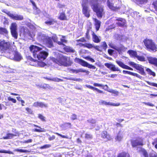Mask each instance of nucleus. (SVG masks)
<instances>
[{
	"instance_id": "f257e3e1",
	"label": "nucleus",
	"mask_w": 157,
	"mask_h": 157,
	"mask_svg": "<svg viewBox=\"0 0 157 157\" xmlns=\"http://www.w3.org/2000/svg\"><path fill=\"white\" fill-rule=\"evenodd\" d=\"M42 46L41 47L35 45H32L29 49L31 52L33 53L34 58H37L38 60L41 61L45 59L48 55V53L45 51H40L42 49Z\"/></svg>"
},
{
	"instance_id": "f03ea898",
	"label": "nucleus",
	"mask_w": 157,
	"mask_h": 157,
	"mask_svg": "<svg viewBox=\"0 0 157 157\" xmlns=\"http://www.w3.org/2000/svg\"><path fill=\"white\" fill-rule=\"evenodd\" d=\"M52 60L59 65L67 67L71 65L72 63L70 61V58L66 56H61L58 59L52 58Z\"/></svg>"
},
{
	"instance_id": "7ed1b4c3",
	"label": "nucleus",
	"mask_w": 157,
	"mask_h": 157,
	"mask_svg": "<svg viewBox=\"0 0 157 157\" xmlns=\"http://www.w3.org/2000/svg\"><path fill=\"white\" fill-rule=\"evenodd\" d=\"M94 2V4L92 5L91 8L96 13L97 16L99 18H101L104 14L103 7L98 4L97 0H90V2L92 3V1Z\"/></svg>"
},
{
	"instance_id": "20e7f679",
	"label": "nucleus",
	"mask_w": 157,
	"mask_h": 157,
	"mask_svg": "<svg viewBox=\"0 0 157 157\" xmlns=\"http://www.w3.org/2000/svg\"><path fill=\"white\" fill-rule=\"evenodd\" d=\"M9 52H8L6 56L12 59L19 61L22 59V57L20 53L13 50V48H11Z\"/></svg>"
},
{
	"instance_id": "39448f33",
	"label": "nucleus",
	"mask_w": 157,
	"mask_h": 157,
	"mask_svg": "<svg viewBox=\"0 0 157 157\" xmlns=\"http://www.w3.org/2000/svg\"><path fill=\"white\" fill-rule=\"evenodd\" d=\"M11 48H12L10 47V42H6L3 40H0V51L5 52L7 55Z\"/></svg>"
},
{
	"instance_id": "423d86ee",
	"label": "nucleus",
	"mask_w": 157,
	"mask_h": 157,
	"mask_svg": "<svg viewBox=\"0 0 157 157\" xmlns=\"http://www.w3.org/2000/svg\"><path fill=\"white\" fill-rule=\"evenodd\" d=\"M90 0H83L82 3V6L83 7V13L85 16L87 17H89L90 16L89 12L90 10L88 7L87 6V4L89 3L91 6L92 5L94 4V2L92 1V3L90 2Z\"/></svg>"
},
{
	"instance_id": "0eeeda50",
	"label": "nucleus",
	"mask_w": 157,
	"mask_h": 157,
	"mask_svg": "<svg viewBox=\"0 0 157 157\" xmlns=\"http://www.w3.org/2000/svg\"><path fill=\"white\" fill-rule=\"evenodd\" d=\"M121 2L119 0H108L107 5L110 9L115 10L120 8Z\"/></svg>"
},
{
	"instance_id": "6e6552de",
	"label": "nucleus",
	"mask_w": 157,
	"mask_h": 157,
	"mask_svg": "<svg viewBox=\"0 0 157 157\" xmlns=\"http://www.w3.org/2000/svg\"><path fill=\"white\" fill-rule=\"evenodd\" d=\"M144 45L147 49L155 51H157V46L152 42V40L146 39L144 41Z\"/></svg>"
},
{
	"instance_id": "1a4fd4ad",
	"label": "nucleus",
	"mask_w": 157,
	"mask_h": 157,
	"mask_svg": "<svg viewBox=\"0 0 157 157\" xmlns=\"http://www.w3.org/2000/svg\"><path fill=\"white\" fill-rule=\"evenodd\" d=\"M75 62L80 64L83 66L87 67L90 69H94L96 68V67L95 66L90 64L83 60L77 58H76L75 59Z\"/></svg>"
},
{
	"instance_id": "9d476101",
	"label": "nucleus",
	"mask_w": 157,
	"mask_h": 157,
	"mask_svg": "<svg viewBox=\"0 0 157 157\" xmlns=\"http://www.w3.org/2000/svg\"><path fill=\"white\" fill-rule=\"evenodd\" d=\"M10 29L12 36L15 39H17L18 37V33L17 32V25L15 23L11 24Z\"/></svg>"
},
{
	"instance_id": "9b49d317",
	"label": "nucleus",
	"mask_w": 157,
	"mask_h": 157,
	"mask_svg": "<svg viewBox=\"0 0 157 157\" xmlns=\"http://www.w3.org/2000/svg\"><path fill=\"white\" fill-rule=\"evenodd\" d=\"M8 15L12 19L14 20L21 21L23 19V16L21 15L13 14L10 13H9Z\"/></svg>"
},
{
	"instance_id": "f8f14e48",
	"label": "nucleus",
	"mask_w": 157,
	"mask_h": 157,
	"mask_svg": "<svg viewBox=\"0 0 157 157\" xmlns=\"http://www.w3.org/2000/svg\"><path fill=\"white\" fill-rule=\"evenodd\" d=\"M105 65L108 68L110 69V70L113 71H119L120 72L121 71L120 70L118 67H116L112 63H105Z\"/></svg>"
},
{
	"instance_id": "ddd939ff",
	"label": "nucleus",
	"mask_w": 157,
	"mask_h": 157,
	"mask_svg": "<svg viewBox=\"0 0 157 157\" xmlns=\"http://www.w3.org/2000/svg\"><path fill=\"white\" fill-rule=\"evenodd\" d=\"M99 104L101 105H110L113 106H118L120 105V103H114L111 102H107L106 101L103 100H101L99 102Z\"/></svg>"
},
{
	"instance_id": "4468645a",
	"label": "nucleus",
	"mask_w": 157,
	"mask_h": 157,
	"mask_svg": "<svg viewBox=\"0 0 157 157\" xmlns=\"http://www.w3.org/2000/svg\"><path fill=\"white\" fill-rule=\"evenodd\" d=\"M143 140L141 138L138 139L136 140L132 141V146L135 147L138 145H143Z\"/></svg>"
},
{
	"instance_id": "2eb2a0df",
	"label": "nucleus",
	"mask_w": 157,
	"mask_h": 157,
	"mask_svg": "<svg viewBox=\"0 0 157 157\" xmlns=\"http://www.w3.org/2000/svg\"><path fill=\"white\" fill-rule=\"evenodd\" d=\"M147 59L149 62V63L154 65L157 67V58L155 57H151L149 56H147Z\"/></svg>"
},
{
	"instance_id": "dca6fc26",
	"label": "nucleus",
	"mask_w": 157,
	"mask_h": 157,
	"mask_svg": "<svg viewBox=\"0 0 157 157\" xmlns=\"http://www.w3.org/2000/svg\"><path fill=\"white\" fill-rule=\"evenodd\" d=\"M92 35L93 41L95 43H99L101 41V37L100 36H98L95 33L92 31Z\"/></svg>"
},
{
	"instance_id": "f3484780",
	"label": "nucleus",
	"mask_w": 157,
	"mask_h": 157,
	"mask_svg": "<svg viewBox=\"0 0 157 157\" xmlns=\"http://www.w3.org/2000/svg\"><path fill=\"white\" fill-rule=\"evenodd\" d=\"M101 137L106 141L110 140L111 139L110 135L108 134L107 132L106 131H104L102 132Z\"/></svg>"
},
{
	"instance_id": "a211bd4d",
	"label": "nucleus",
	"mask_w": 157,
	"mask_h": 157,
	"mask_svg": "<svg viewBox=\"0 0 157 157\" xmlns=\"http://www.w3.org/2000/svg\"><path fill=\"white\" fill-rule=\"evenodd\" d=\"M136 69L139 71V73L143 75H146L144 71V68L142 66L140 65H136Z\"/></svg>"
},
{
	"instance_id": "6ab92c4d",
	"label": "nucleus",
	"mask_w": 157,
	"mask_h": 157,
	"mask_svg": "<svg viewBox=\"0 0 157 157\" xmlns=\"http://www.w3.org/2000/svg\"><path fill=\"white\" fill-rule=\"evenodd\" d=\"M47 46L49 48H52L53 47V43L50 37L46 39L45 42Z\"/></svg>"
},
{
	"instance_id": "aec40b11",
	"label": "nucleus",
	"mask_w": 157,
	"mask_h": 157,
	"mask_svg": "<svg viewBox=\"0 0 157 157\" xmlns=\"http://www.w3.org/2000/svg\"><path fill=\"white\" fill-rule=\"evenodd\" d=\"M123 138V133L121 131H119L115 137V139L117 141H120L122 140Z\"/></svg>"
},
{
	"instance_id": "412c9836",
	"label": "nucleus",
	"mask_w": 157,
	"mask_h": 157,
	"mask_svg": "<svg viewBox=\"0 0 157 157\" xmlns=\"http://www.w3.org/2000/svg\"><path fill=\"white\" fill-rule=\"evenodd\" d=\"M105 86H106V88L105 89V90L109 92L114 94V96H117L118 95L119 92L118 91L113 89L108 90V86L106 85H105Z\"/></svg>"
},
{
	"instance_id": "4be33fe9",
	"label": "nucleus",
	"mask_w": 157,
	"mask_h": 157,
	"mask_svg": "<svg viewBox=\"0 0 157 157\" xmlns=\"http://www.w3.org/2000/svg\"><path fill=\"white\" fill-rule=\"evenodd\" d=\"M63 49L66 52H67L74 53L75 52V50L71 47L69 46H67L66 45L64 46Z\"/></svg>"
},
{
	"instance_id": "5701e85b",
	"label": "nucleus",
	"mask_w": 157,
	"mask_h": 157,
	"mask_svg": "<svg viewBox=\"0 0 157 157\" xmlns=\"http://www.w3.org/2000/svg\"><path fill=\"white\" fill-rule=\"evenodd\" d=\"M116 20L121 22H118L117 23L118 25L122 26L125 25L126 21L124 19L121 18H119L118 19H116Z\"/></svg>"
},
{
	"instance_id": "b1692460",
	"label": "nucleus",
	"mask_w": 157,
	"mask_h": 157,
	"mask_svg": "<svg viewBox=\"0 0 157 157\" xmlns=\"http://www.w3.org/2000/svg\"><path fill=\"white\" fill-rule=\"evenodd\" d=\"M107 45L105 41L101 42L100 47H101L102 52L103 50L105 51L106 50L107 47Z\"/></svg>"
},
{
	"instance_id": "393cba45",
	"label": "nucleus",
	"mask_w": 157,
	"mask_h": 157,
	"mask_svg": "<svg viewBox=\"0 0 157 157\" xmlns=\"http://www.w3.org/2000/svg\"><path fill=\"white\" fill-rule=\"evenodd\" d=\"M95 21L96 29V31H98L100 27L101 22L100 21L96 19H95Z\"/></svg>"
},
{
	"instance_id": "a878e982",
	"label": "nucleus",
	"mask_w": 157,
	"mask_h": 157,
	"mask_svg": "<svg viewBox=\"0 0 157 157\" xmlns=\"http://www.w3.org/2000/svg\"><path fill=\"white\" fill-rule=\"evenodd\" d=\"M86 86L88 88H89L91 90H96L97 92H99V93H103V91H101L99 90L98 89L95 88L93 86H90V85H86Z\"/></svg>"
},
{
	"instance_id": "bb28decb",
	"label": "nucleus",
	"mask_w": 157,
	"mask_h": 157,
	"mask_svg": "<svg viewBox=\"0 0 157 157\" xmlns=\"http://www.w3.org/2000/svg\"><path fill=\"white\" fill-rule=\"evenodd\" d=\"M108 45L111 48H113L117 51L119 50V49L116 46L112 43V42H109Z\"/></svg>"
},
{
	"instance_id": "cd10ccee",
	"label": "nucleus",
	"mask_w": 157,
	"mask_h": 157,
	"mask_svg": "<svg viewBox=\"0 0 157 157\" xmlns=\"http://www.w3.org/2000/svg\"><path fill=\"white\" fill-rule=\"evenodd\" d=\"M116 63L121 67L124 68L126 69L127 65L124 64L123 62L120 61H116Z\"/></svg>"
},
{
	"instance_id": "c85d7f7f",
	"label": "nucleus",
	"mask_w": 157,
	"mask_h": 157,
	"mask_svg": "<svg viewBox=\"0 0 157 157\" xmlns=\"http://www.w3.org/2000/svg\"><path fill=\"white\" fill-rule=\"evenodd\" d=\"M16 136V135L9 133L7 134L6 136L5 137H4L3 138L5 139H9L12 138L14 136Z\"/></svg>"
},
{
	"instance_id": "c756f323",
	"label": "nucleus",
	"mask_w": 157,
	"mask_h": 157,
	"mask_svg": "<svg viewBox=\"0 0 157 157\" xmlns=\"http://www.w3.org/2000/svg\"><path fill=\"white\" fill-rule=\"evenodd\" d=\"M63 78L66 79L71 80L75 81H76L80 82V81H82V79L80 78H72L67 77H63Z\"/></svg>"
},
{
	"instance_id": "7c9ffc66",
	"label": "nucleus",
	"mask_w": 157,
	"mask_h": 157,
	"mask_svg": "<svg viewBox=\"0 0 157 157\" xmlns=\"http://www.w3.org/2000/svg\"><path fill=\"white\" fill-rule=\"evenodd\" d=\"M117 157H129V155L127 153L123 152L119 154Z\"/></svg>"
},
{
	"instance_id": "2f4dec72",
	"label": "nucleus",
	"mask_w": 157,
	"mask_h": 157,
	"mask_svg": "<svg viewBox=\"0 0 157 157\" xmlns=\"http://www.w3.org/2000/svg\"><path fill=\"white\" fill-rule=\"evenodd\" d=\"M140 152L143 155L144 157H148L147 152L144 148H141Z\"/></svg>"
},
{
	"instance_id": "473e14b6",
	"label": "nucleus",
	"mask_w": 157,
	"mask_h": 157,
	"mask_svg": "<svg viewBox=\"0 0 157 157\" xmlns=\"http://www.w3.org/2000/svg\"><path fill=\"white\" fill-rule=\"evenodd\" d=\"M56 22V21L54 19L52 18L49 19L48 21H46L45 22V23L49 25H52L54 24V23Z\"/></svg>"
},
{
	"instance_id": "72a5a7b5",
	"label": "nucleus",
	"mask_w": 157,
	"mask_h": 157,
	"mask_svg": "<svg viewBox=\"0 0 157 157\" xmlns=\"http://www.w3.org/2000/svg\"><path fill=\"white\" fill-rule=\"evenodd\" d=\"M146 71L147 72L148 74H149L150 75H152L153 76H155V73L152 71L151 69H150L145 67Z\"/></svg>"
},
{
	"instance_id": "f704fd0d",
	"label": "nucleus",
	"mask_w": 157,
	"mask_h": 157,
	"mask_svg": "<svg viewBox=\"0 0 157 157\" xmlns=\"http://www.w3.org/2000/svg\"><path fill=\"white\" fill-rule=\"evenodd\" d=\"M128 53H129L130 55L133 57H136L137 56V55L136 52L132 50H129L128 51Z\"/></svg>"
},
{
	"instance_id": "c9c22d12",
	"label": "nucleus",
	"mask_w": 157,
	"mask_h": 157,
	"mask_svg": "<svg viewBox=\"0 0 157 157\" xmlns=\"http://www.w3.org/2000/svg\"><path fill=\"white\" fill-rule=\"evenodd\" d=\"M59 18L61 20H66L67 19V17L65 16V13H61L59 17Z\"/></svg>"
},
{
	"instance_id": "e433bc0d",
	"label": "nucleus",
	"mask_w": 157,
	"mask_h": 157,
	"mask_svg": "<svg viewBox=\"0 0 157 157\" xmlns=\"http://www.w3.org/2000/svg\"><path fill=\"white\" fill-rule=\"evenodd\" d=\"M8 31L6 29L0 28V33L2 34H7Z\"/></svg>"
},
{
	"instance_id": "4c0bfd02",
	"label": "nucleus",
	"mask_w": 157,
	"mask_h": 157,
	"mask_svg": "<svg viewBox=\"0 0 157 157\" xmlns=\"http://www.w3.org/2000/svg\"><path fill=\"white\" fill-rule=\"evenodd\" d=\"M39 107L42 108L43 107L46 108L48 107V105L47 104H45L43 102H39Z\"/></svg>"
},
{
	"instance_id": "58836bf2",
	"label": "nucleus",
	"mask_w": 157,
	"mask_h": 157,
	"mask_svg": "<svg viewBox=\"0 0 157 157\" xmlns=\"http://www.w3.org/2000/svg\"><path fill=\"white\" fill-rule=\"evenodd\" d=\"M80 72L86 73L87 75H88L90 73L89 71L86 70H84L82 68L78 69V73Z\"/></svg>"
},
{
	"instance_id": "ea45409f",
	"label": "nucleus",
	"mask_w": 157,
	"mask_h": 157,
	"mask_svg": "<svg viewBox=\"0 0 157 157\" xmlns=\"http://www.w3.org/2000/svg\"><path fill=\"white\" fill-rule=\"evenodd\" d=\"M60 40L61 41H58L57 42V44L60 45H63L64 46H65V45L63 44V43H66L67 42V40L64 39L62 38L60 39Z\"/></svg>"
},
{
	"instance_id": "a19ab883",
	"label": "nucleus",
	"mask_w": 157,
	"mask_h": 157,
	"mask_svg": "<svg viewBox=\"0 0 157 157\" xmlns=\"http://www.w3.org/2000/svg\"><path fill=\"white\" fill-rule=\"evenodd\" d=\"M15 151L17 152H21L28 153L30 152V151L28 150H24L21 149H15Z\"/></svg>"
},
{
	"instance_id": "79ce46f5",
	"label": "nucleus",
	"mask_w": 157,
	"mask_h": 157,
	"mask_svg": "<svg viewBox=\"0 0 157 157\" xmlns=\"http://www.w3.org/2000/svg\"><path fill=\"white\" fill-rule=\"evenodd\" d=\"M138 4H142L147 2L148 0H136Z\"/></svg>"
},
{
	"instance_id": "37998d69",
	"label": "nucleus",
	"mask_w": 157,
	"mask_h": 157,
	"mask_svg": "<svg viewBox=\"0 0 157 157\" xmlns=\"http://www.w3.org/2000/svg\"><path fill=\"white\" fill-rule=\"evenodd\" d=\"M41 38V40H43V42H45V40L46 39L48 38V37L45 36V35L43 34L40 35V36Z\"/></svg>"
},
{
	"instance_id": "c03bdc74",
	"label": "nucleus",
	"mask_w": 157,
	"mask_h": 157,
	"mask_svg": "<svg viewBox=\"0 0 157 157\" xmlns=\"http://www.w3.org/2000/svg\"><path fill=\"white\" fill-rule=\"evenodd\" d=\"M152 5L154 6V7L155 10V13L157 15V1L153 2Z\"/></svg>"
},
{
	"instance_id": "a18cd8bd",
	"label": "nucleus",
	"mask_w": 157,
	"mask_h": 157,
	"mask_svg": "<svg viewBox=\"0 0 157 157\" xmlns=\"http://www.w3.org/2000/svg\"><path fill=\"white\" fill-rule=\"evenodd\" d=\"M85 138L87 139H91L93 138L92 135L90 134L86 133L85 134Z\"/></svg>"
},
{
	"instance_id": "49530a36",
	"label": "nucleus",
	"mask_w": 157,
	"mask_h": 157,
	"mask_svg": "<svg viewBox=\"0 0 157 157\" xmlns=\"http://www.w3.org/2000/svg\"><path fill=\"white\" fill-rule=\"evenodd\" d=\"M140 61H145V58L143 56H137L136 57Z\"/></svg>"
},
{
	"instance_id": "de8ad7c7",
	"label": "nucleus",
	"mask_w": 157,
	"mask_h": 157,
	"mask_svg": "<svg viewBox=\"0 0 157 157\" xmlns=\"http://www.w3.org/2000/svg\"><path fill=\"white\" fill-rule=\"evenodd\" d=\"M38 117L40 118L42 121H45V117L41 114H38Z\"/></svg>"
},
{
	"instance_id": "09e8293b",
	"label": "nucleus",
	"mask_w": 157,
	"mask_h": 157,
	"mask_svg": "<svg viewBox=\"0 0 157 157\" xmlns=\"http://www.w3.org/2000/svg\"><path fill=\"white\" fill-rule=\"evenodd\" d=\"M43 88L45 89H51L52 87L48 84H45L43 86Z\"/></svg>"
},
{
	"instance_id": "8fccbe9b",
	"label": "nucleus",
	"mask_w": 157,
	"mask_h": 157,
	"mask_svg": "<svg viewBox=\"0 0 157 157\" xmlns=\"http://www.w3.org/2000/svg\"><path fill=\"white\" fill-rule=\"evenodd\" d=\"M45 65V63L43 62H38V65L39 67H44Z\"/></svg>"
},
{
	"instance_id": "3c124183",
	"label": "nucleus",
	"mask_w": 157,
	"mask_h": 157,
	"mask_svg": "<svg viewBox=\"0 0 157 157\" xmlns=\"http://www.w3.org/2000/svg\"><path fill=\"white\" fill-rule=\"evenodd\" d=\"M50 80L53 81L55 82H59V81H63V80L62 79H60L58 78H53L52 79H50Z\"/></svg>"
},
{
	"instance_id": "603ef678",
	"label": "nucleus",
	"mask_w": 157,
	"mask_h": 157,
	"mask_svg": "<svg viewBox=\"0 0 157 157\" xmlns=\"http://www.w3.org/2000/svg\"><path fill=\"white\" fill-rule=\"evenodd\" d=\"M52 39L53 40V41L55 42H58L57 41V37L56 36V35H54L52 36Z\"/></svg>"
},
{
	"instance_id": "864d4df0",
	"label": "nucleus",
	"mask_w": 157,
	"mask_h": 157,
	"mask_svg": "<svg viewBox=\"0 0 157 157\" xmlns=\"http://www.w3.org/2000/svg\"><path fill=\"white\" fill-rule=\"evenodd\" d=\"M94 48L95 49L97 50L100 51V52H102L101 49V47H100V46H94Z\"/></svg>"
},
{
	"instance_id": "5fc2aeb1",
	"label": "nucleus",
	"mask_w": 157,
	"mask_h": 157,
	"mask_svg": "<svg viewBox=\"0 0 157 157\" xmlns=\"http://www.w3.org/2000/svg\"><path fill=\"white\" fill-rule=\"evenodd\" d=\"M30 2H31L33 6V9L35 10H37L38 9L37 8L36 4L34 1H33L32 0H30Z\"/></svg>"
},
{
	"instance_id": "6e6d98bb",
	"label": "nucleus",
	"mask_w": 157,
	"mask_h": 157,
	"mask_svg": "<svg viewBox=\"0 0 157 157\" xmlns=\"http://www.w3.org/2000/svg\"><path fill=\"white\" fill-rule=\"evenodd\" d=\"M51 146L50 144H46L40 147L41 149H45L49 148Z\"/></svg>"
},
{
	"instance_id": "4d7b16f0",
	"label": "nucleus",
	"mask_w": 157,
	"mask_h": 157,
	"mask_svg": "<svg viewBox=\"0 0 157 157\" xmlns=\"http://www.w3.org/2000/svg\"><path fill=\"white\" fill-rule=\"evenodd\" d=\"M88 121L89 122L91 123L92 124H94L96 123V121L95 120L93 119H89L88 120Z\"/></svg>"
},
{
	"instance_id": "13d9d810",
	"label": "nucleus",
	"mask_w": 157,
	"mask_h": 157,
	"mask_svg": "<svg viewBox=\"0 0 157 157\" xmlns=\"http://www.w3.org/2000/svg\"><path fill=\"white\" fill-rule=\"evenodd\" d=\"M147 82L148 84L151 86L157 87V84L156 83H154L153 82H151L149 81H147Z\"/></svg>"
},
{
	"instance_id": "bf43d9fd",
	"label": "nucleus",
	"mask_w": 157,
	"mask_h": 157,
	"mask_svg": "<svg viewBox=\"0 0 157 157\" xmlns=\"http://www.w3.org/2000/svg\"><path fill=\"white\" fill-rule=\"evenodd\" d=\"M16 71L15 69L9 68L7 72L10 73H15Z\"/></svg>"
},
{
	"instance_id": "052dcab7",
	"label": "nucleus",
	"mask_w": 157,
	"mask_h": 157,
	"mask_svg": "<svg viewBox=\"0 0 157 157\" xmlns=\"http://www.w3.org/2000/svg\"><path fill=\"white\" fill-rule=\"evenodd\" d=\"M85 46L90 48H93L94 45L91 44H85Z\"/></svg>"
},
{
	"instance_id": "680f3d73",
	"label": "nucleus",
	"mask_w": 157,
	"mask_h": 157,
	"mask_svg": "<svg viewBox=\"0 0 157 157\" xmlns=\"http://www.w3.org/2000/svg\"><path fill=\"white\" fill-rule=\"evenodd\" d=\"M114 52V50H112V49H109L108 50V53L110 55H112Z\"/></svg>"
},
{
	"instance_id": "e2e57ef3",
	"label": "nucleus",
	"mask_w": 157,
	"mask_h": 157,
	"mask_svg": "<svg viewBox=\"0 0 157 157\" xmlns=\"http://www.w3.org/2000/svg\"><path fill=\"white\" fill-rule=\"evenodd\" d=\"M0 153H6L8 154H12V152L10 151H6V150L0 151Z\"/></svg>"
},
{
	"instance_id": "0e129e2a",
	"label": "nucleus",
	"mask_w": 157,
	"mask_h": 157,
	"mask_svg": "<svg viewBox=\"0 0 157 157\" xmlns=\"http://www.w3.org/2000/svg\"><path fill=\"white\" fill-rule=\"evenodd\" d=\"M150 157H157V154L155 152L151 153L150 155Z\"/></svg>"
},
{
	"instance_id": "69168bd1",
	"label": "nucleus",
	"mask_w": 157,
	"mask_h": 157,
	"mask_svg": "<svg viewBox=\"0 0 157 157\" xmlns=\"http://www.w3.org/2000/svg\"><path fill=\"white\" fill-rule=\"evenodd\" d=\"M132 75L136 76L137 77H138L140 78H142V76H140V75L135 73H134L133 72L132 73Z\"/></svg>"
},
{
	"instance_id": "338daca9",
	"label": "nucleus",
	"mask_w": 157,
	"mask_h": 157,
	"mask_svg": "<svg viewBox=\"0 0 157 157\" xmlns=\"http://www.w3.org/2000/svg\"><path fill=\"white\" fill-rule=\"evenodd\" d=\"M90 31V29H87L86 33V37L88 39H89L90 37V36L89 35Z\"/></svg>"
},
{
	"instance_id": "774afa93",
	"label": "nucleus",
	"mask_w": 157,
	"mask_h": 157,
	"mask_svg": "<svg viewBox=\"0 0 157 157\" xmlns=\"http://www.w3.org/2000/svg\"><path fill=\"white\" fill-rule=\"evenodd\" d=\"M77 116L76 115L73 114L71 116V118L73 120H75L77 119Z\"/></svg>"
}]
</instances>
